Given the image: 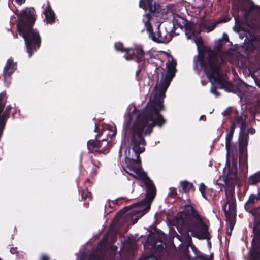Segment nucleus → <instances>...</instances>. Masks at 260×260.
Returning a JSON list of instances; mask_svg holds the SVG:
<instances>
[{
	"label": "nucleus",
	"mask_w": 260,
	"mask_h": 260,
	"mask_svg": "<svg viewBox=\"0 0 260 260\" xmlns=\"http://www.w3.org/2000/svg\"><path fill=\"white\" fill-rule=\"evenodd\" d=\"M222 47V44L221 43H219L218 45V48H220Z\"/></svg>",
	"instance_id": "obj_56"
},
{
	"label": "nucleus",
	"mask_w": 260,
	"mask_h": 260,
	"mask_svg": "<svg viewBox=\"0 0 260 260\" xmlns=\"http://www.w3.org/2000/svg\"><path fill=\"white\" fill-rule=\"evenodd\" d=\"M145 52L143 46L140 45H135L134 47L126 48L124 58L127 61L134 60L138 63L145 61Z\"/></svg>",
	"instance_id": "obj_11"
},
{
	"label": "nucleus",
	"mask_w": 260,
	"mask_h": 260,
	"mask_svg": "<svg viewBox=\"0 0 260 260\" xmlns=\"http://www.w3.org/2000/svg\"><path fill=\"white\" fill-rule=\"evenodd\" d=\"M252 232L254 237L248 256L249 260H260V221L254 224Z\"/></svg>",
	"instance_id": "obj_10"
},
{
	"label": "nucleus",
	"mask_w": 260,
	"mask_h": 260,
	"mask_svg": "<svg viewBox=\"0 0 260 260\" xmlns=\"http://www.w3.org/2000/svg\"><path fill=\"white\" fill-rule=\"evenodd\" d=\"M170 192L169 193L168 196L170 198H173L177 196V189L175 187H170Z\"/></svg>",
	"instance_id": "obj_38"
},
{
	"label": "nucleus",
	"mask_w": 260,
	"mask_h": 260,
	"mask_svg": "<svg viewBox=\"0 0 260 260\" xmlns=\"http://www.w3.org/2000/svg\"><path fill=\"white\" fill-rule=\"evenodd\" d=\"M235 128L236 126L235 125V123H231L230 130L228 133L234 135Z\"/></svg>",
	"instance_id": "obj_44"
},
{
	"label": "nucleus",
	"mask_w": 260,
	"mask_h": 260,
	"mask_svg": "<svg viewBox=\"0 0 260 260\" xmlns=\"http://www.w3.org/2000/svg\"><path fill=\"white\" fill-rule=\"evenodd\" d=\"M150 126L151 125L137 120H135L132 123L131 115L128 116L123 126L125 134L130 138L131 145L136 157V159L125 157L126 167L128 170L125 171L129 176L139 180L146 179L147 176L143 170L140 154L145 150L146 142L144 136L150 135L153 131L154 127H151L148 131Z\"/></svg>",
	"instance_id": "obj_1"
},
{
	"label": "nucleus",
	"mask_w": 260,
	"mask_h": 260,
	"mask_svg": "<svg viewBox=\"0 0 260 260\" xmlns=\"http://www.w3.org/2000/svg\"><path fill=\"white\" fill-rule=\"evenodd\" d=\"M246 121L245 118H244L243 116H237L235 118V119L233 121H232V123H235V125L236 124L240 125L243 123H244Z\"/></svg>",
	"instance_id": "obj_32"
},
{
	"label": "nucleus",
	"mask_w": 260,
	"mask_h": 260,
	"mask_svg": "<svg viewBox=\"0 0 260 260\" xmlns=\"http://www.w3.org/2000/svg\"><path fill=\"white\" fill-rule=\"evenodd\" d=\"M154 244L155 246H157V249L160 251H162L165 249L164 245H165V244L162 240L159 239H157L156 241H155Z\"/></svg>",
	"instance_id": "obj_29"
},
{
	"label": "nucleus",
	"mask_w": 260,
	"mask_h": 260,
	"mask_svg": "<svg viewBox=\"0 0 260 260\" xmlns=\"http://www.w3.org/2000/svg\"><path fill=\"white\" fill-rule=\"evenodd\" d=\"M207 187L203 183H201L199 186V191L201 192L202 197L206 200H208V197L206 194Z\"/></svg>",
	"instance_id": "obj_27"
},
{
	"label": "nucleus",
	"mask_w": 260,
	"mask_h": 260,
	"mask_svg": "<svg viewBox=\"0 0 260 260\" xmlns=\"http://www.w3.org/2000/svg\"><path fill=\"white\" fill-rule=\"evenodd\" d=\"M92 260H103V257L98 253H94L92 255Z\"/></svg>",
	"instance_id": "obj_42"
},
{
	"label": "nucleus",
	"mask_w": 260,
	"mask_h": 260,
	"mask_svg": "<svg viewBox=\"0 0 260 260\" xmlns=\"http://www.w3.org/2000/svg\"><path fill=\"white\" fill-rule=\"evenodd\" d=\"M102 136V134H96L94 139H90L87 143L89 153L94 155L107 154L110 151L111 145L105 139L99 140L98 138Z\"/></svg>",
	"instance_id": "obj_8"
},
{
	"label": "nucleus",
	"mask_w": 260,
	"mask_h": 260,
	"mask_svg": "<svg viewBox=\"0 0 260 260\" xmlns=\"http://www.w3.org/2000/svg\"><path fill=\"white\" fill-rule=\"evenodd\" d=\"M143 260H158L157 258H155L153 256H145Z\"/></svg>",
	"instance_id": "obj_47"
},
{
	"label": "nucleus",
	"mask_w": 260,
	"mask_h": 260,
	"mask_svg": "<svg viewBox=\"0 0 260 260\" xmlns=\"http://www.w3.org/2000/svg\"><path fill=\"white\" fill-rule=\"evenodd\" d=\"M0 260H3L1 258H0Z\"/></svg>",
	"instance_id": "obj_61"
},
{
	"label": "nucleus",
	"mask_w": 260,
	"mask_h": 260,
	"mask_svg": "<svg viewBox=\"0 0 260 260\" xmlns=\"http://www.w3.org/2000/svg\"><path fill=\"white\" fill-rule=\"evenodd\" d=\"M239 159L240 161H247V148H239Z\"/></svg>",
	"instance_id": "obj_23"
},
{
	"label": "nucleus",
	"mask_w": 260,
	"mask_h": 260,
	"mask_svg": "<svg viewBox=\"0 0 260 260\" xmlns=\"http://www.w3.org/2000/svg\"><path fill=\"white\" fill-rule=\"evenodd\" d=\"M146 55L149 56L148 57L145 58V61L148 64L154 65L155 67V73L154 75L156 78L157 81H159V74L164 76V69L162 67L163 62L154 57V55L151 53L150 51H147L146 52Z\"/></svg>",
	"instance_id": "obj_12"
},
{
	"label": "nucleus",
	"mask_w": 260,
	"mask_h": 260,
	"mask_svg": "<svg viewBox=\"0 0 260 260\" xmlns=\"http://www.w3.org/2000/svg\"><path fill=\"white\" fill-rule=\"evenodd\" d=\"M45 15V21L46 23L52 24L55 21V15L54 11L51 9V6L49 2H47V5L44 11Z\"/></svg>",
	"instance_id": "obj_17"
},
{
	"label": "nucleus",
	"mask_w": 260,
	"mask_h": 260,
	"mask_svg": "<svg viewBox=\"0 0 260 260\" xmlns=\"http://www.w3.org/2000/svg\"><path fill=\"white\" fill-rule=\"evenodd\" d=\"M79 191L81 193V196L83 200H86L87 199H90L92 196L91 192H90L87 188L81 189L79 188Z\"/></svg>",
	"instance_id": "obj_26"
},
{
	"label": "nucleus",
	"mask_w": 260,
	"mask_h": 260,
	"mask_svg": "<svg viewBox=\"0 0 260 260\" xmlns=\"http://www.w3.org/2000/svg\"><path fill=\"white\" fill-rule=\"evenodd\" d=\"M6 91H3L0 93V112L4 109L7 102Z\"/></svg>",
	"instance_id": "obj_25"
},
{
	"label": "nucleus",
	"mask_w": 260,
	"mask_h": 260,
	"mask_svg": "<svg viewBox=\"0 0 260 260\" xmlns=\"http://www.w3.org/2000/svg\"><path fill=\"white\" fill-rule=\"evenodd\" d=\"M211 92L215 94L216 96H219L220 95L219 93L217 91V87L215 85H212L211 88Z\"/></svg>",
	"instance_id": "obj_41"
},
{
	"label": "nucleus",
	"mask_w": 260,
	"mask_h": 260,
	"mask_svg": "<svg viewBox=\"0 0 260 260\" xmlns=\"http://www.w3.org/2000/svg\"><path fill=\"white\" fill-rule=\"evenodd\" d=\"M222 39L226 42L229 41L228 36L226 34H224L222 36Z\"/></svg>",
	"instance_id": "obj_49"
},
{
	"label": "nucleus",
	"mask_w": 260,
	"mask_h": 260,
	"mask_svg": "<svg viewBox=\"0 0 260 260\" xmlns=\"http://www.w3.org/2000/svg\"><path fill=\"white\" fill-rule=\"evenodd\" d=\"M255 132V130L253 128H249L247 130L248 134H254Z\"/></svg>",
	"instance_id": "obj_48"
},
{
	"label": "nucleus",
	"mask_w": 260,
	"mask_h": 260,
	"mask_svg": "<svg viewBox=\"0 0 260 260\" xmlns=\"http://www.w3.org/2000/svg\"><path fill=\"white\" fill-rule=\"evenodd\" d=\"M180 184L183 193L188 194L190 191L193 192L195 190V187L193 184L186 180L181 181Z\"/></svg>",
	"instance_id": "obj_19"
},
{
	"label": "nucleus",
	"mask_w": 260,
	"mask_h": 260,
	"mask_svg": "<svg viewBox=\"0 0 260 260\" xmlns=\"http://www.w3.org/2000/svg\"><path fill=\"white\" fill-rule=\"evenodd\" d=\"M205 219L193 206L188 204L184 206L183 211L177 214L175 221L180 233L179 228H181L185 232H191V235L193 237L209 241L211 235L209 232V225L205 222ZM208 244L210 247L211 242L208 241Z\"/></svg>",
	"instance_id": "obj_3"
},
{
	"label": "nucleus",
	"mask_w": 260,
	"mask_h": 260,
	"mask_svg": "<svg viewBox=\"0 0 260 260\" xmlns=\"http://www.w3.org/2000/svg\"><path fill=\"white\" fill-rule=\"evenodd\" d=\"M183 28H185L187 30H189L193 32L194 31L195 29L194 25L187 20L186 21L184 26H183Z\"/></svg>",
	"instance_id": "obj_33"
},
{
	"label": "nucleus",
	"mask_w": 260,
	"mask_h": 260,
	"mask_svg": "<svg viewBox=\"0 0 260 260\" xmlns=\"http://www.w3.org/2000/svg\"><path fill=\"white\" fill-rule=\"evenodd\" d=\"M94 131L95 133H97V134H99V133L102 134V135H103V133L104 132L103 131H102V129L101 131L99 127L96 124H95V127H94Z\"/></svg>",
	"instance_id": "obj_46"
},
{
	"label": "nucleus",
	"mask_w": 260,
	"mask_h": 260,
	"mask_svg": "<svg viewBox=\"0 0 260 260\" xmlns=\"http://www.w3.org/2000/svg\"><path fill=\"white\" fill-rule=\"evenodd\" d=\"M197 61L208 77L210 82L219 84L220 88L224 89L227 92L237 93L239 91L238 87L229 81L224 80L221 72V66L223 60L216 54L209 53L207 60H205L204 51L199 50L197 55Z\"/></svg>",
	"instance_id": "obj_5"
},
{
	"label": "nucleus",
	"mask_w": 260,
	"mask_h": 260,
	"mask_svg": "<svg viewBox=\"0 0 260 260\" xmlns=\"http://www.w3.org/2000/svg\"><path fill=\"white\" fill-rule=\"evenodd\" d=\"M92 184V183L90 181V180L89 178H87L85 181L84 185L85 188H88L89 186H91Z\"/></svg>",
	"instance_id": "obj_43"
},
{
	"label": "nucleus",
	"mask_w": 260,
	"mask_h": 260,
	"mask_svg": "<svg viewBox=\"0 0 260 260\" xmlns=\"http://www.w3.org/2000/svg\"><path fill=\"white\" fill-rule=\"evenodd\" d=\"M206 194L208 198V201L212 199H214L216 196V191L212 188H209L207 190Z\"/></svg>",
	"instance_id": "obj_34"
},
{
	"label": "nucleus",
	"mask_w": 260,
	"mask_h": 260,
	"mask_svg": "<svg viewBox=\"0 0 260 260\" xmlns=\"http://www.w3.org/2000/svg\"><path fill=\"white\" fill-rule=\"evenodd\" d=\"M141 181L144 183L147 187V190L145 198L139 203L141 208L148 210L150 209L151 203L156 196V189L152 181L148 176H146V179H142Z\"/></svg>",
	"instance_id": "obj_9"
},
{
	"label": "nucleus",
	"mask_w": 260,
	"mask_h": 260,
	"mask_svg": "<svg viewBox=\"0 0 260 260\" xmlns=\"http://www.w3.org/2000/svg\"><path fill=\"white\" fill-rule=\"evenodd\" d=\"M139 5L140 8L144 10L149 11V13L145 15L147 20L145 22V25L146 26L147 31L149 32V37L155 42L159 43L169 42L170 38L167 37V32H165V34H164L160 30V24H158L157 31L154 33L150 23L151 15L159 10L160 8V4L155 2L153 3V0H140Z\"/></svg>",
	"instance_id": "obj_6"
},
{
	"label": "nucleus",
	"mask_w": 260,
	"mask_h": 260,
	"mask_svg": "<svg viewBox=\"0 0 260 260\" xmlns=\"http://www.w3.org/2000/svg\"><path fill=\"white\" fill-rule=\"evenodd\" d=\"M260 182V171L249 177L248 183L251 185H255Z\"/></svg>",
	"instance_id": "obj_22"
},
{
	"label": "nucleus",
	"mask_w": 260,
	"mask_h": 260,
	"mask_svg": "<svg viewBox=\"0 0 260 260\" xmlns=\"http://www.w3.org/2000/svg\"><path fill=\"white\" fill-rule=\"evenodd\" d=\"M249 135H239V148H247L248 143Z\"/></svg>",
	"instance_id": "obj_21"
},
{
	"label": "nucleus",
	"mask_w": 260,
	"mask_h": 260,
	"mask_svg": "<svg viewBox=\"0 0 260 260\" xmlns=\"http://www.w3.org/2000/svg\"><path fill=\"white\" fill-rule=\"evenodd\" d=\"M136 108H135V109L133 110V112H132V113H133L136 111Z\"/></svg>",
	"instance_id": "obj_59"
},
{
	"label": "nucleus",
	"mask_w": 260,
	"mask_h": 260,
	"mask_svg": "<svg viewBox=\"0 0 260 260\" xmlns=\"http://www.w3.org/2000/svg\"><path fill=\"white\" fill-rule=\"evenodd\" d=\"M90 159L93 166V167L92 168L90 174L91 176H94L97 174V171L100 167L101 162L99 161H95L92 156L90 157Z\"/></svg>",
	"instance_id": "obj_24"
},
{
	"label": "nucleus",
	"mask_w": 260,
	"mask_h": 260,
	"mask_svg": "<svg viewBox=\"0 0 260 260\" xmlns=\"http://www.w3.org/2000/svg\"><path fill=\"white\" fill-rule=\"evenodd\" d=\"M161 76L162 78L156 85L159 92H156L153 95L150 96L145 108L137 115L135 119L151 125L148 128V131L155 126L161 128L166 123V120L160 114V111L165 110L164 105L165 92L172 80L164 75ZM157 81L158 82V81Z\"/></svg>",
	"instance_id": "obj_2"
},
{
	"label": "nucleus",
	"mask_w": 260,
	"mask_h": 260,
	"mask_svg": "<svg viewBox=\"0 0 260 260\" xmlns=\"http://www.w3.org/2000/svg\"><path fill=\"white\" fill-rule=\"evenodd\" d=\"M33 8H26L21 11L18 15V20L16 25L17 31L25 41L26 52L28 57H31L34 52L36 51L41 46V38L39 31L33 28L36 20Z\"/></svg>",
	"instance_id": "obj_4"
},
{
	"label": "nucleus",
	"mask_w": 260,
	"mask_h": 260,
	"mask_svg": "<svg viewBox=\"0 0 260 260\" xmlns=\"http://www.w3.org/2000/svg\"><path fill=\"white\" fill-rule=\"evenodd\" d=\"M106 240H107V236H106L104 235V236L103 237V238H102V240H101V243L105 242V241H106Z\"/></svg>",
	"instance_id": "obj_52"
},
{
	"label": "nucleus",
	"mask_w": 260,
	"mask_h": 260,
	"mask_svg": "<svg viewBox=\"0 0 260 260\" xmlns=\"http://www.w3.org/2000/svg\"><path fill=\"white\" fill-rule=\"evenodd\" d=\"M240 135H243L244 134H248V133H247L246 132V121L240 125Z\"/></svg>",
	"instance_id": "obj_39"
},
{
	"label": "nucleus",
	"mask_w": 260,
	"mask_h": 260,
	"mask_svg": "<svg viewBox=\"0 0 260 260\" xmlns=\"http://www.w3.org/2000/svg\"><path fill=\"white\" fill-rule=\"evenodd\" d=\"M176 72V71L168 69L167 70L166 74L165 76L167 78H169L170 80H172L173 78L175 75Z\"/></svg>",
	"instance_id": "obj_37"
},
{
	"label": "nucleus",
	"mask_w": 260,
	"mask_h": 260,
	"mask_svg": "<svg viewBox=\"0 0 260 260\" xmlns=\"http://www.w3.org/2000/svg\"><path fill=\"white\" fill-rule=\"evenodd\" d=\"M214 27H213V28H212L211 29H210L209 30V31H212V30L214 29Z\"/></svg>",
	"instance_id": "obj_60"
},
{
	"label": "nucleus",
	"mask_w": 260,
	"mask_h": 260,
	"mask_svg": "<svg viewBox=\"0 0 260 260\" xmlns=\"http://www.w3.org/2000/svg\"><path fill=\"white\" fill-rule=\"evenodd\" d=\"M257 51L255 56V61L260 64V44L258 45V48L256 50Z\"/></svg>",
	"instance_id": "obj_40"
},
{
	"label": "nucleus",
	"mask_w": 260,
	"mask_h": 260,
	"mask_svg": "<svg viewBox=\"0 0 260 260\" xmlns=\"http://www.w3.org/2000/svg\"><path fill=\"white\" fill-rule=\"evenodd\" d=\"M116 134V130H115L114 132H113V134L112 135V136L113 137V136H115Z\"/></svg>",
	"instance_id": "obj_54"
},
{
	"label": "nucleus",
	"mask_w": 260,
	"mask_h": 260,
	"mask_svg": "<svg viewBox=\"0 0 260 260\" xmlns=\"http://www.w3.org/2000/svg\"><path fill=\"white\" fill-rule=\"evenodd\" d=\"M233 135L228 133L225 138V148L228 152L229 151L231 142L233 138Z\"/></svg>",
	"instance_id": "obj_31"
},
{
	"label": "nucleus",
	"mask_w": 260,
	"mask_h": 260,
	"mask_svg": "<svg viewBox=\"0 0 260 260\" xmlns=\"http://www.w3.org/2000/svg\"><path fill=\"white\" fill-rule=\"evenodd\" d=\"M187 38H188V39H191V36H188V37H187Z\"/></svg>",
	"instance_id": "obj_58"
},
{
	"label": "nucleus",
	"mask_w": 260,
	"mask_h": 260,
	"mask_svg": "<svg viewBox=\"0 0 260 260\" xmlns=\"http://www.w3.org/2000/svg\"><path fill=\"white\" fill-rule=\"evenodd\" d=\"M260 44V34H252L250 36V40L245 45V50L248 54L253 53Z\"/></svg>",
	"instance_id": "obj_16"
},
{
	"label": "nucleus",
	"mask_w": 260,
	"mask_h": 260,
	"mask_svg": "<svg viewBox=\"0 0 260 260\" xmlns=\"http://www.w3.org/2000/svg\"><path fill=\"white\" fill-rule=\"evenodd\" d=\"M114 46L116 50L119 51L121 52H124L125 54H126V48H123L122 43L120 42L116 43H115Z\"/></svg>",
	"instance_id": "obj_36"
},
{
	"label": "nucleus",
	"mask_w": 260,
	"mask_h": 260,
	"mask_svg": "<svg viewBox=\"0 0 260 260\" xmlns=\"http://www.w3.org/2000/svg\"><path fill=\"white\" fill-rule=\"evenodd\" d=\"M188 235V237L189 238L190 243L189 244V246L190 247L191 250L194 252L196 257L198 258H199L201 260H212L213 258V254L208 256L207 255L204 254L201 251H200L198 248L194 246L193 244L191 243V239L189 235V233H187Z\"/></svg>",
	"instance_id": "obj_18"
},
{
	"label": "nucleus",
	"mask_w": 260,
	"mask_h": 260,
	"mask_svg": "<svg viewBox=\"0 0 260 260\" xmlns=\"http://www.w3.org/2000/svg\"><path fill=\"white\" fill-rule=\"evenodd\" d=\"M260 201V189L257 194H251L247 201L244 205V207L247 212L255 216L257 212L258 208L255 207V204Z\"/></svg>",
	"instance_id": "obj_14"
},
{
	"label": "nucleus",
	"mask_w": 260,
	"mask_h": 260,
	"mask_svg": "<svg viewBox=\"0 0 260 260\" xmlns=\"http://www.w3.org/2000/svg\"><path fill=\"white\" fill-rule=\"evenodd\" d=\"M177 64V62L176 60L172 57V60L171 61H169L166 63L167 69H171L173 70L176 71V66Z\"/></svg>",
	"instance_id": "obj_30"
},
{
	"label": "nucleus",
	"mask_w": 260,
	"mask_h": 260,
	"mask_svg": "<svg viewBox=\"0 0 260 260\" xmlns=\"http://www.w3.org/2000/svg\"><path fill=\"white\" fill-rule=\"evenodd\" d=\"M16 249L14 248H11L10 249V252L12 254H14L15 253Z\"/></svg>",
	"instance_id": "obj_53"
},
{
	"label": "nucleus",
	"mask_w": 260,
	"mask_h": 260,
	"mask_svg": "<svg viewBox=\"0 0 260 260\" xmlns=\"http://www.w3.org/2000/svg\"><path fill=\"white\" fill-rule=\"evenodd\" d=\"M26 0H15L16 2L18 4L21 5L23 3H25Z\"/></svg>",
	"instance_id": "obj_51"
},
{
	"label": "nucleus",
	"mask_w": 260,
	"mask_h": 260,
	"mask_svg": "<svg viewBox=\"0 0 260 260\" xmlns=\"http://www.w3.org/2000/svg\"><path fill=\"white\" fill-rule=\"evenodd\" d=\"M141 72V69L139 67V69L137 70V71L136 72L135 76L136 78H138L139 75Z\"/></svg>",
	"instance_id": "obj_50"
},
{
	"label": "nucleus",
	"mask_w": 260,
	"mask_h": 260,
	"mask_svg": "<svg viewBox=\"0 0 260 260\" xmlns=\"http://www.w3.org/2000/svg\"><path fill=\"white\" fill-rule=\"evenodd\" d=\"M135 207H139L141 208V206L139 202L132 204L128 206H126V207H124L122 209H121L119 213H125L126 212H127L130 209Z\"/></svg>",
	"instance_id": "obj_35"
},
{
	"label": "nucleus",
	"mask_w": 260,
	"mask_h": 260,
	"mask_svg": "<svg viewBox=\"0 0 260 260\" xmlns=\"http://www.w3.org/2000/svg\"><path fill=\"white\" fill-rule=\"evenodd\" d=\"M17 63L14 62L12 57L7 60L3 69V77L4 82L8 84H10L11 77L17 70Z\"/></svg>",
	"instance_id": "obj_13"
},
{
	"label": "nucleus",
	"mask_w": 260,
	"mask_h": 260,
	"mask_svg": "<svg viewBox=\"0 0 260 260\" xmlns=\"http://www.w3.org/2000/svg\"><path fill=\"white\" fill-rule=\"evenodd\" d=\"M235 20H236V24H238V20H237V19L235 18Z\"/></svg>",
	"instance_id": "obj_57"
},
{
	"label": "nucleus",
	"mask_w": 260,
	"mask_h": 260,
	"mask_svg": "<svg viewBox=\"0 0 260 260\" xmlns=\"http://www.w3.org/2000/svg\"><path fill=\"white\" fill-rule=\"evenodd\" d=\"M239 179L238 177L237 167H232L230 171L229 175L224 179L225 185V196L226 201L225 204L226 206L228 204L229 206H233L236 205V201L235 198V185L239 182Z\"/></svg>",
	"instance_id": "obj_7"
},
{
	"label": "nucleus",
	"mask_w": 260,
	"mask_h": 260,
	"mask_svg": "<svg viewBox=\"0 0 260 260\" xmlns=\"http://www.w3.org/2000/svg\"><path fill=\"white\" fill-rule=\"evenodd\" d=\"M223 210L226 218V221L229 224V227L232 231L236 223V210L235 205L229 206L228 210H226V205L222 207Z\"/></svg>",
	"instance_id": "obj_15"
},
{
	"label": "nucleus",
	"mask_w": 260,
	"mask_h": 260,
	"mask_svg": "<svg viewBox=\"0 0 260 260\" xmlns=\"http://www.w3.org/2000/svg\"><path fill=\"white\" fill-rule=\"evenodd\" d=\"M194 42L197 45L203 44V40L201 37H196L194 39Z\"/></svg>",
	"instance_id": "obj_45"
},
{
	"label": "nucleus",
	"mask_w": 260,
	"mask_h": 260,
	"mask_svg": "<svg viewBox=\"0 0 260 260\" xmlns=\"http://www.w3.org/2000/svg\"><path fill=\"white\" fill-rule=\"evenodd\" d=\"M249 1L250 3V7L249 8L245 9V14H244L245 17H246L248 16V15L250 12L253 11L256 8L258 7L257 6L255 5V4H254V3L252 1H251L250 0H249Z\"/></svg>",
	"instance_id": "obj_28"
},
{
	"label": "nucleus",
	"mask_w": 260,
	"mask_h": 260,
	"mask_svg": "<svg viewBox=\"0 0 260 260\" xmlns=\"http://www.w3.org/2000/svg\"><path fill=\"white\" fill-rule=\"evenodd\" d=\"M187 20L184 17L180 16L178 14H176L174 16L173 19V23L174 26H177L178 27L183 29V26Z\"/></svg>",
	"instance_id": "obj_20"
},
{
	"label": "nucleus",
	"mask_w": 260,
	"mask_h": 260,
	"mask_svg": "<svg viewBox=\"0 0 260 260\" xmlns=\"http://www.w3.org/2000/svg\"><path fill=\"white\" fill-rule=\"evenodd\" d=\"M203 117H204V118H206L205 116H204V115H202V116L200 117V120L202 119Z\"/></svg>",
	"instance_id": "obj_55"
}]
</instances>
